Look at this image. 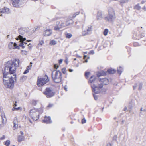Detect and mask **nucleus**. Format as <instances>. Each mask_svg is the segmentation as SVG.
<instances>
[{
	"mask_svg": "<svg viewBox=\"0 0 146 146\" xmlns=\"http://www.w3.org/2000/svg\"><path fill=\"white\" fill-rule=\"evenodd\" d=\"M19 60L15 59L13 61H9L5 64V67L2 70L3 81L4 85L6 88L12 89L14 86V82H16L15 75L9 77V75L15 72L16 68L19 65Z\"/></svg>",
	"mask_w": 146,
	"mask_h": 146,
	"instance_id": "1",
	"label": "nucleus"
},
{
	"mask_svg": "<svg viewBox=\"0 0 146 146\" xmlns=\"http://www.w3.org/2000/svg\"><path fill=\"white\" fill-rule=\"evenodd\" d=\"M52 77L54 82L58 83L62 80V74L60 70H54L52 72Z\"/></svg>",
	"mask_w": 146,
	"mask_h": 146,
	"instance_id": "2",
	"label": "nucleus"
},
{
	"mask_svg": "<svg viewBox=\"0 0 146 146\" xmlns=\"http://www.w3.org/2000/svg\"><path fill=\"white\" fill-rule=\"evenodd\" d=\"M43 112V110L42 109H33L30 110L29 115L33 120L35 121L39 118V114L42 113Z\"/></svg>",
	"mask_w": 146,
	"mask_h": 146,
	"instance_id": "3",
	"label": "nucleus"
},
{
	"mask_svg": "<svg viewBox=\"0 0 146 146\" xmlns=\"http://www.w3.org/2000/svg\"><path fill=\"white\" fill-rule=\"evenodd\" d=\"M108 14L105 17L104 19L108 22H112L116 18L115 13L114 9L111 7L108 8Z\"/></svg>",
	"mask_w": 146,
	"mask_h": 146,
	"instance_id": "4",
	"label": "nucleus"
},
{
	"mask_svg": "<svg viewBox=\"0 0 146 146\" xmlns=\"http://www.w3.org/2000/svg\"><path fill=\"white\" fill-rule=\"evenodd\" d=\"M82 34L83 36H85L91 34L92 30V26L89 25L86 26L85 28H83V25L82 26Z\"/></svg>",
	"mask_w": 146,
	"mask_h": 146,
	"instance_id": "5",
	"label": "nucleus"
},
{
	"mask_svg": "<svg viewBox=\"0 0 146 146\" xmlns=\"http://www.w3.org/2000/svg\"><path fill=\"white\" fill-rule=\"evenodd\" d=\"M49 81V79L46 75L44 77L40 78L38 79L37 85L38 86H43L46 84Z\"/></svg>",
	"mask_w": 146,
	"mask_h": 146,
	"instance_id": "6",
	"label": "nucleus"
},
{
	"mask_svg": "<svg viewBox=\"0 0 146 146\" xmlns=\"http://www.w3.org/2000/svg\"><path fill=\"white\" fill-rule=\"evenodd\" d=\"M92 91L95 94H98L100 92L101 89L102 88L103 85L102 84H98V85L94 84L91 85Z\"/></svg>",
	"mask_w": 146,
	"mask_h": 146,
	"instance_id": "7",
	"label": "nucleus"
},
{
	"mask_svg": "<svg viewBox=\"0 0 146 146\" xmlns=\"http://www.w3.org/2000/svg\"><path fill=\"white\" fill-rule=\"evenodd\" d=\"M43 93L47 98L52 97L54 95L53 90L52 88L50 87L47 88Z\"/></svg>",
	"mask_w": 146,
	"mask_h": 146,
	"instance_id": "8",
	"label": "nucleus"
},
{
	"mask_svg": "<svg viewBox=\"0 0 146 146\" xmlns=\"http://www.w3.org/2000/svg\"><path fill=\"white\" fill-rule=\"evenodd\" d=\"M24 1V0H12V4L14 7H20L23 4Z\"/></svg>",
	"mask_w": 146,
	"mask_h": 146,
	"instance_id": "9",
	"label": "nucleus"
},
{
	"mask_svg": "<svg viewBox=\"0 0 146 146\" xmlns=\"http://www.w3.org/2000/svg\"><path fill=\"white\" fill-rule=\"evenodd\" d=\"M16 39L17 40H18L19 39L20 40L21 42L19 44V45L20 46L22 47L23 48H25V46H24L25 43L23 42L26 40V38H23L22 36L20 35L18 37L16 38Z\"/></svg>",
	"mask_w": 146,
	"mask_h": 146,
	"instance_id": "10",
	"label": "nucleus"
},
{
	"mask_svg": "<svg viewBox=\"0 0 146 146\" xmlns=\"http://www.w3.org/2000/svg\"><path fill=\"white\" fill-rule=\"evenodd\" d=\"M8 48L10 49H15L19 48V46H17L16 43L13 42H10L8 44Z\"/></svg>",
	"mask_w": 146,
	"mask_h": 146,
	"instance_id": "11",
	"label": "nucleus"
},
{
	"mask_svg": "<svg viewBox=\"0 0 146 146\" xmlns=\"http://www.w3.org/2000/svg\"><path fill=\"white\" fill-rule=\"evenodd\" d=\"M42 121L43 123L46 124L50 123L52 122L50 117H45Z\"/></svg>",
	"mask_w": 146,
	"mask_h": 146,
	"instance_id": "12",
	"label": "nucleus"
},
{
	"mask_svg": "<svg viewBox=\"0 0 146 146\" xmlns=\"http://www.w3.org/2000/svg\"><path fill=\"white\" fill-rule=\"evenodd\" d=\"M52 33V30L50 29H47L45 31L44 35L46 36L50 35Z\"/></svg>",
	"mask_w": 146,
	"mask_h": 146,
	"instance_id": "13",
	"label": "nucleus"
},
{
	"mask_svg": "<svg viewBox=\"0 0 146 146\" xmlns=\"http://www.w3.org/2000/svg\"><path fill=\"white\" fill-rule=\"evenodd\" d=\"M13 123L14 124V125L13 127V130H15L16 129V128L18 126V125L17 124V118L15 117L14 118V119L13 121Z\"/></svg>",
	"mask_w": 146,
	"mask_h": 146,
	"instance_id": "14",
	"label": "nucleus"
},
{
	"mask_svg": "<svg viewBox=\"0 0 146 146\" xmlns=\"http://www.w3.org/2000/svg\"><path fill=\"white\" fill-rule=\"evenodd\" d=\"M102 18V12L100 11H98L97 15V19L98 20H100Z\"/></svg>",
	"mask_w": 146,
	"mask_h": 146,
	"instance_id": "15",
	"label": "nucleus"
},
{
	"mask_svg": "<svg viewBox=\"0 0 146 146\" xmlns=\"http://www.w3.org/2000/svg\"><path fill=\"white\" fill-rule=\"evenodd\" d=\"M5 117H3L2 116H1V118H0V127H3L4 125V123L5 121Z\"/></svg>",
	"mask_w": 146,
	"mask_h": 146,
	"instance_id": "16",
	"label": "nucleus"
},
{
	"mask_svg": "<svg viewBox=\"0 0 146 146\" xmlns=\"http://www.w3.org/2000/svg\"><path fill=\"white\" fill-rule=\"evenodd\" d=\"M106 75V73L103 70L99 71L97 74V76L98 77L102 76H105Z\"/></svg>",
	"mask_w": 146,
	"mask_h": 146,
	"instance_id": "17",
	"label": "nucleus"
},
{
	"mask_svg": "<svg viewBox=\"0 0 146 146\" xmlns=\"http://www.w3.org/2000/svg\"><path fill=\"white\" fill-rule=\"evenodd\" d=\"M101 82H102L105 85H107L109 82V80L108 79L106 78H104L103 79L100 78Z\"/></svg>",
	"mask_w": 146,
	"mask_h": 146,
	"instance_id": "18",
	"label": "nucleus"
},
{
	"mask_svg": "<svg viewBox=\"0 0 146 146\" xmlns=\"http://www.w3.org/2000/svg\"><path fill=\"white\" fill-rule=\"evenodd\" d=\"M60 23V21H57L56 22V26L54 27V29L55 30H59L61 28L60 27L59 25Z\"/></svg>",
	"mask_w": 146,
	"mask_h": 146,
	"instance_id": "19",
	"label": "nucleus"
},
{
	"mask_svg": "<svg viewBox=\"0 0 146 146\" xmlns=\"http://www.w3.org/2000/svg\"><path fill=\"white\" fill-rule=\"evenodd\" d=\"M2 13H9V8L4 7L1 9Z\"/></svg>",
	"mask_w": 146,
	"mask_h": 146,
	"instance_id": "20",
	"label": "nucleus"
},
{
	"mask_svg": "<svg viewBox=\"0 0 146 146\" xmlns=\"http://www.w3.org/2000/svg\"><path fill=\"white\" fill-rule=\"evenodd\" d=\"M16 102H15V103L14 104V105L13 106L14 107L12 109V110L13 111H14L15 110H18L20 109V107H19L17 108H16L15 107L17 106V105L16 104Z\"/></svg>",
	"mask_w": 146,
	"mask_h": 146,
	"instance_id": "21",
	"label": "nucleus"
},
{
	"mask_svg": "<svg viewBox=\"0 0 146 146\" xmlns=\"http://www.w3.org/2000/svg\"><path fill=\"white\" fill-rule=\"evenodd\" d=\"M96 77L95 76H93L91 77L90 79V82L91 83L94 82L95 80Z\"/></svg>",
	"mask_w": 146,
	"mask_h": 146,
	"instance_id": "22",
	"label": "nucleus"
},
{
	"mask_svg": "<svg viewBox=\"0 0 146 146\" xmlns=\"http://www.w3.org/2000/svg\"><path fill=\"white\" fill-rule=\"evenodd\" d=\"M19 33L21 35H23L25 33V30L23 29L20 28L19 30Z\"/></svg>",
	"mask_w": 146,
	"mask_h": 146,
	"instance_id": "23",
	"label": "nucleus"
},
{
	"mask_svg": "<svg viewBox=\"0 0 146 146\" xmlns=\"http://www.w3.org/2000/svg\"><path fill=\"white\" fill-rule=\"evenodd\" d=\"M73 23V21L72 20L67 21L65 23L66 26H68L71 24Z\"/></svg>",
	"mask_w": 146,
	"mask_h": 146,
	"instance_id": "24",
	"label": "nucleus"
},
{
	"mask_svg": "<svg viewBox=\"0 0 146 146\" xmlns=\"http://www.w3.org/2000/svg\"><path fill=\"white\" fill-rule=\"evenodd\" d=\"M24 139V137L21 135H19L18 138V141L19 142H21Z\"/></svg>",
	"mask_w": 146,
	"mask_h": 146,
	"instance_id": "25",
	"label": "nucleus"
},
{
	"mask_svg": "<svg viewBox=\"0 0 146 146\" xmlns=\"http://www.w3.org/2000/svg\"><path fill=\"white\" fill-rule=\"evenodd\" d=\"M115 70L114 69H109L107 70V72L109 73L113 74L115 72Z\"/></svg>",
	"mask_w": 146,
	"mask_h": 146,
	"instance_id": "26",
	"label": "nucleus"
},
{
	"mask_svg": "<svg viewBox=\"0 0 146 146\" xmlns=\"http://www.w3.org/2000/svg\"><path fill=\"white\" fill-rule=\"evenodd\" d=\"M65 35L66 38H70L72 36V34L67 32L65 33Z\"/></svg>",
	"mask_w": 146,
	"mask_h": 146,
	"instance_id": "27",
	"label": "nucleus"
},
{
	"mask_svg": "<svg viewBox=\"0 0 146 146\" xmlns=\"http://www.w3.org/2000/svg\"><path fill=\"white\" fill-rule=\"evenodd\" d=\"M117 72L119 74H121L123 70L121 66H120L117 68Z\"/></svg>",
	"mask_w": 146,
	"mask_h": 146,
	"instance_id": "28",
	"label": "nucleus"
},
{
	"mask_svg": "<svg viewBox=\"0 0 146 146\" xmlns=\"http://www.w3.org/2000/svg\"><path fill=\"white\" fill-rule=\"evenodd\" d=\"M60 27L61 28L64 27L66 26L65 23L64 22H62V21H61L60 22V23L59 25Z\"/></svg>",
	"mask_w": 146,
	"mask_h": 146,
	"instance_id": "29",
	"label": "nucleus"
},
{
	"mask_svg": "<svg viewBox=\"0 0 146 146\" xmlns=\"http://www.w3.org/2000/svg\"><path fill=\"white\" fill-rule=\"evenodd\" d=\"M57 43V42L54 40H53L50 41V44L51 45H55Z\"/></svg>",
	"mask_w": 146,
	"mask_h": 146,
	"instance_id": "30",
	"label": "nucleus"
},
{
	"mask_svg": "<svg viewBox=\"0 0 146 146\" xmlns=\"http://www.w3.org/2000/svg\"><path fill=\"white\" fill-rule=\"evenodd\" d=\"M37 101L35 100H33L32 101V105L35 106L37 104Z\"/></svg>",
	"mask_w": 146,
	"mask_h": 146,
	"instance_id": "31",
	"label": "nucleus"
},
{
	"mask_svg": "<svg viewBox=\"0 0 146 146\" xmlns=\"http://www.w3.org/2000/svg\"><path fill=\"white\" fill-rule=\"evenodd\" d=\"M141 8V7L139 4H137L135 7V8L138 10H139Z\"/></svg>",
	"mask_w": 146,
	"mask_h": 146,
	"instance_id": "32",
	"label": "nucleus"
},
{
	"mask_svg": "<svg viewBox=\"0 0 146 146\" xmlns=\"http://www.w3.org/2000/svg\"><path fill=\"white\" fill-rule=\"evenodd\" d=\"M108 32V29H105L104 30V33H103L104 35H105V36H106V35H107Z\"/></svg>",
	"mask_w": 146,
	"mask_h": 146,
	"instance_id": "33",
	"label": "nucleus"
},
{
	"mask_svg": "<svg viewBox=\"0 0 146 146\" xmlns=\"http://www.w3.org/2000/svg\"><path fill=\"white\" fill-rule=\"evenodd\" d=\"M10 144V141L9 140H7L6 141L5 143V145L6 146H9Z\"/></svg>",
	"mask_w": 146,
	"mask_h": 146,
	"instance_id": "34",
	"label": "nucleus"
},
{
	"mask_svg": "<svg viewBox=\"0 0 146 146\" xmlns=\"http://www.w3.org/2000/svg\"><path fill=\"white\" fill-rule=\"evenodd\" d=\"M128 1V0H120V2L121 3L123 4L127 2Z\"/></svg>",
	"mask_w": 146,
	"mask_h": 146,
	"instance_id": "35",
	"label": "nucleus"
},
{
	"mask_svg": "<svg viewBox=\"0 0 146 146\" xmlns=\"http://www.w3.org/2000/svg\"><path fill=\"white\" fill-rule=\"evenodd\" d=\"M90 74V72H86L85 73V76L86 78H88Z\"/></svg>",
	"mask_w": 146,
	"mask_h": 146,
	"instance_id": "36",
	"label": "nucleus"
},
{
	"mask_svg": "<svg viewBox=\"0 0 146 146\" xmlns=\"http://www.w3.org/2000/svg\"><path fill=\"white\" fill-rule=\"evenodd\" d=\"M44 43V41L42 40H41L39 42V43L38 44V45H42Z\"/></svg>",
	"mask_w": 146,
	"mask_h": 146,
	"instance_id": "37",
	"label": "nucleus"
},
{
	"mask_svg": "<svg viewBox=\"0 0 146 146\" xmlns=\"http://www.w3.org/2000/svg\"><path fill=\"white\" fill-rule=\"evenodd\" d=\"M86 122V120L84 118L82 120V124L85 123Z\"/></svg>",
	"mask_w": 146,
	"mask_h": 146,
	"instance_id": "38",
	"label": "nucleus"
},
{
	"mask_svg": "<svg viewBox=\"0 0 146 146\" xmlns=\"http://www.w3.org/2000/svg\"><path fill=\"white\" fill-rule=\"evenodd\" d=\"M62 72L63 74H65L66 73V68H63L62 69Z\"/></svg>",
	"mask_w": 146,
	"mask_h": 146,
	"instance_id": "39",
	"label": "nucleus"
},
{
	"mask_svg": "<svg viewBox=\"0 0 146 146\" xmlns=\"http://www.w3.org/2000/svg\"><path fill=\"white\" fill-rule=\"evenodd\" d=\"M31 65H30V66H27V67L26 69L29 71V70L31 69Z\"/></svg>",
	"mask_w": 146,
	"mask_h": 146,
	"instance_id": "40",
	"label": "nucleus"
},
{
	"mask_svg": "<svg viewBox=\"0 0 146 146\" xmlns=\"http://www.w3.org/2000/svg\"><path fill=\"white\" fill-rule=\"evenodd\" d=\"M54 68L56 69H57L59 67V66L56 64H54Z\"/></svg>",
	"mask_w": 146,
	"mask_h": 146,
	"instance_id": "41",
	"label": "nucleus"
},
{
	"mask_svg": "<svg viewBox=\"0 0 146 146\" xmlns=\"http://www.w3.org/2000/svg\"><path fill=\"white\" fill-rule=\"evenodd\" d=\"M79 14V12H76L74 14L73 16V17L74 18L76 17V16L77 15Z\"/></svg>",
	"mask_w": 146,
	"mask_h": 146,
	"instance_id": "42",
	"label": "nucleus"
},
{
	"mask_svg": "<svg viewBox=\"0 0 146 146\" xmlns=\"http://www.w3.org/2000/svg\"><path fill=\"white\" fill-rule=\"evenodd\" d=\"M142 84H140L139 85V90H141L142 88Z\"/></svg>",
	"mask_w": 146,
	"mask_h": 146,
	"instance_id": "43",
	"label": "nucleus"
},
{
	"mask_svg": "<svg viewBox=\"0 0 146 146\" xmlns=\"http://www.w3.org/2000/svg\"><path fill=\"white\" fill-rule=\"evenodd\" d=\"M93 96H94V98L95 100H96L97 99H98L97 97V96H96L93 93Z\"/></svg>",
	"mask_w": 146,
	"mask_h": 146,
	"instance_id": "44",
	"label": "nucleus"
},
{
	"mask_svg": "<svg viewBox=\"0 0 146 146\" xmlns=\"http://www.w3.org/2000/svg\"><path fill=\"white\" fill-rule=\"evenodd\" d=\"M29 72V70L26 69L25 70V71L24 72L23 74H27V73H28Z\"/></svg>",
	"mask_w": 146,
	"mask_h": 146,
	"instance_id": "45",
	"label": "nucleus"
},
{
	"mask_svg": "<svg viewBox=\"0 0 146 146\" xmlns=\"http://www.w3.org/2000/svg\"><path fill=\"white\" fill-rule=\"evenodd\" d=\"M28 47L29 48V49H31L32 47V46H31V44H29L28 45Z\"/></svg>",
	"mask_w": 146,
	"mask_h": 146,
	"instance_id": "46",
	"label": "nucleus"
},
{
	"mask_svg": "<svg viewBox=\"0 0 146 146\" xmlns=\"http://www.w3.org/2000/svg\"><path fill=\"white\" fill-rule=\"evenodd\" d=\"M143 111V108H141V109H140V111H141V112H140V114H139V116H141V114L142 113V111Z\"/></svg>",
	"mask_w": 146,
	"mask_h": 146,
	"instance_id": "47",
	"label": "nucleus"
},
{
	"mask_svg": "<svg viewBox=\"0 0 146 146\" xmlns=\"http://www.w3.org/2000/svg\"><path fill=\"white\" fill-rule=\"evenodd\" d=\"M137 86V84H135V85L133 86V89L134 90L136 88Z\"/></svg>",
	"mask_w": 146,
	"mask_h": 146,
	"instance_id": "48",
	"label": "nucleus"
},
{
	"mask_svg": "<svg viewBox=\"0 0 146 146\" xmlns=\"http://www.w3.org/2000/svg\"><path fill=\"white\" fill-rule=\"evenodd\" d=\"M5 136L4 135H3V136L0 138V139L1 140H3L5 138Z\"/></svg>",
	"mask_w": 146,
	"mask_h": 146,
	"instance_id": "49",
	"label": "nucleus"
},
{
	"mask_svg": "<svg viewBox=\"0 0 146 146\" xmlns=\"http://www.w3.org/2000/svg\"><path fill=\"white\" fill-rule=\"evenodd\" d=\"M62 61H63V60L62 59H60L59 60V63L60 64H61L62 63Z\"/></svg>",
	"mask_w": 146,
	"mask_h": 146,
	"instance_id": "50",
	"label": "nucleus"
},
{
	"mask_svg": "<svg viewBox=\"0 0 146 146\" xmlns=\"http://www.w3.org/2000/svg\"><path fill=\"white\" fill-rule=\"evenodd\" d=\"M107 146H112V145L110 143H108L107 144Z\"/></svg>",
	"mask_w": 146,
	"mask_h": 146,
	"instance_id": "51",
	"label": "nucleus"
},
{
	"mask_svg": "<svg viewBox=\"0 0 146 146\" xmlns=\"http://www.w3.org/2000/svg\"><path fill=\"white\" fill-rule=\"evenodd\" d=\"M53 106V105L52 104H49L48 106V107H52Z\"/></svg>",
	"mask_w": 146,
	"mask_h": 146,
	"instance_id": "52",
	"label": "nucleus"
},
{
	"mask_svg": "<svg viewBox=\"0 0 146 146\" xmlns=\"http://www.w3.org/2000/svg\"><path fill=\"white\" fill-rule=\"evenodd\" d=\"M65 62L66 63V64H68V61L67 59H66L65 60Z\"/></svg>",
	"mask_w": 146,
	"mask_h": 146,
	"instance_id": "53",
	"label": "nucleus"
},
{
	"mask_svg": "<svg viewBox=\"0 0 146 146\" xmlns=\"http://www.w3.org/2000/svg\"><path fill=\"white\" fill-rule=\"evenodd\" d=\"M75 23L76 24V25H77V24H80V21H76V22Z\"/></svg>",
	"mask_w": 146,
	"mask_h": 146,
	"instance_id": "54",
	"label": "nucleus"
},
{
	"mask_svg": "<svg viewBox=\"0 0 146 146\" xmlns=\"http://www.w3.org/2000/svg\"><path fill=\"white\" fill-rule=\"evenodd\" d=\"M137 43L136 42H135L133 43V45L134 46H137Z\"/></svg>",
	"mask_w": 146,
	"mask_h": 146,
	"instance_id": "55",
	"label": "nucleus"
},
{
	"mask_svg": "<svg viewBox=\"0 0 146 146\" xmlns=\"http://www.w3.org/2000/svg\"><path fill=\"white\" fill-rule=\"evenodd\" d=\"M90 53H92V54H94V52L93 50H91L90 51Z\"/></svg>",
	"mask_w": 146,
	"mask_h": 146,
	"instance_id": "56",
	"label": "nucleus"
},
{
	"mask_svg": "<svg viewBox=\"0 0 146 146\" xmlns=\"http://www.w3.org/2000/svg\"><path fill=\"white\" fill-rule=\"evenodd\" d=\"M66 85L64 87V89H65V90H66V91H67V88H66Z\"/></svg>",
	"mask_w": 146,
	"mask_h": 146,
	"instance_id": "57",
	"label": "nucleus"
},
{
	"mask_svg": "<svg viewBox=\"0 0 146 146\" xmlns=\"http://www.w3.org/2000/svg\"><path fill=\"white\" fill-rule=\"evenodd\" d=\"M145 2H146L145 1H142L141 2V3L143 4Z\"/></svg>",
	"mask_w": 146,
	"mask_h": 146,
	"instance_id": "58",
	"label": "nucleus"
},
{
	"mask_svg": "<svg viewBox=\"0 0 146 146\" xmlns=\"http://www.w3.org/2000/svg\"><path fill=\"white\" fill-rule=\"evenodd\" d=\"M143 9L145 11L146 10V8L145 6H144L143 8Z\"/></svg>",
	"mask_w": 146,
	"mask_h": 146,
	"instance_id": "59",
	"label": "nucleus"
},
{
	"mask_svg": "<svg viewBox=\"0 0 146 146\" xmlns=\"http://www.w3.org/2000/svg\"><path fill=\"white\" fill-rule=\"evenodd\" d=\"M69 71L70 72H72L73 71V70L71 69H69Z\"/></svg>",
	"mask_w": 146,
	"mask_h": 146,
	"instance_id": "60",
	"label": "nucleus"
},
{
	"mask_svg": "<svg viewBox=\"0 0 146 146\" xmlns=\"http://www.w3.org/2000/svg\"><path fill=\"white\" fill-rule=\"evenodd\" d=\"M20 134L21 135H23V133L22 131H20Z\"/></svg>",
	"mask_w": 146,
	"mask_h": 146,
	"instance_id": "61",
	"label": "nucleus"
},
{
	"mask_svg": "<svg viewBox=\"0 0 146 146\" xmlns=\"http://www.w3.org/2000/svg\"><path fill=\"white\" fill-rule=\"evenodd\" d=\"M87 57V56L86 55H84V59H85Z\"/></svg>",
	"mask_w": 146,
	"mask_h": 146,
	"instance_id": "62",
	"label": "nucleus"
},
{
	"mask_svg": "<svg viewBox=\"0 0 146 146\" xmlns=\"http://www.w3.org/2000/svg\"><path fill=\"white\" fill-rule=\"evenodd\" d=\"M127 110V108L126 107H125L124 108V111H125Z\"/></svg>",
	"mask_w": 146,
	"mask_h": 146,
	"instance_id": "63",
	"label": "nucleus"
},
{
	"mask_svg": "<svg viewBox=\"0 0 146 146\" xmlns=\"http://www.w3.org/2000/svg\"><path fill=\"white\" fill-rule=\"evenodd\" d=\"M88 62V60H87V59H86V60L85 61H84V62Z\"/></svg>",
	"mask_w": 146,
	"mask_h": 146,
	"instance_id": "64",
	"label": "nucleus"
}]
</instances>
